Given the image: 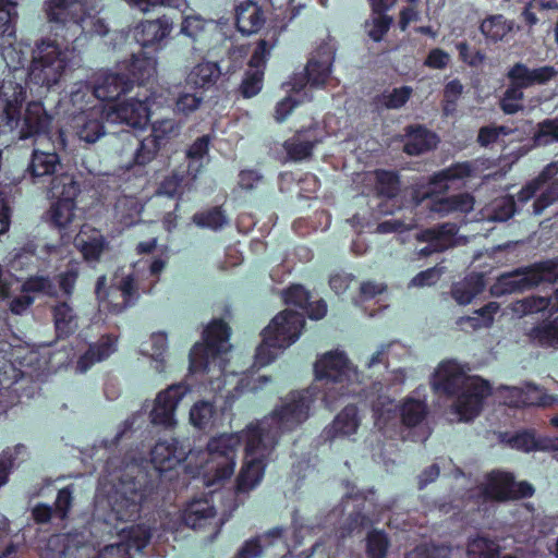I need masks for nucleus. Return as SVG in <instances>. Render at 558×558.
I'll use <instances>...</instances> for the list:
<instances>
[{
  "instance_id": "6",
  "label": "nucleus",
  "mask_w": 558,
  "mask_h": 558,
  "mask_svg": "<svg viewBox=\"0 0 558 558\" xmlns=\"http://www.w3.org/2000/svg\"><path fill=\"white\" fill-rule=\"evenodd\" d=\"M305 327L304 314L292 310L278 313L262 331V343L256 348L255 365L270 364L279 351L294 343Z\"/></svg>"
},
{
  "instance_id": "10",
  "label": "nucleus",
  "mask_w": 558,
  "mask_h": 558,
  "mask_svg": "<svg viewBox=\"0 0 558 558\" xmlns=\"http://www.w3.org/2000/svg\"><path fill=\"white\" fill-rule=\"evenodd\" d=\"M314 399L308 390L291 391L286 401L276 408L262 423L250 427H260L266 435H278L295 429L310 416Z\"/></svg>"
},
{
  "instance_id": "43",
  "label": "nucleus",
  "mask_w": 558,
  "mask_h": 558,
  "mask_svg": "<svg viewBox=\"0 0 558 558\" xmlns=\"http://www.w3.org/2000/svg\"><path fill=\"white\" fill-rule=\"evenodd\" d=\"M192 221L202 229L217 231L228 223L226 211L220 206L197 211L193 215Z\"/></svg>"
},
{
  "instance_id": "44",
  "label": "nucleus",
  "mask_w": 558,
  "mask_h": 558,
  "mask_svg": "<svg viewBox=\"0 0 558 558\" xmlns=\"http://www.w3.org/2000/svg\"><path fill=\"white\" fill-rule=\"evenodd\" d=\"M427 414V405L424 401L409 398L400 407V417L403 425L414 427L422 423Z\"/></svg>"
},
{
  "instance_id": "37",
  "label": "nucleus",
  "mask_w": 558,
  "mask_h": 558,
  "mask_svg": "<svg viewBox=\"0 0 558 558\" xmlns=\"http://www.w3.org/2000/svg\"><path fill=\"white\" fill-rule=\"evenodd\" d=\"M74 246L82 253L85 260H98L105 250L106 242L101 234L87 235L81 230L74 238Z\"/></svg>"
},
{
  "instance_id": "20",
  "label": "nucleus",
  "mask_w": 558,
  "mask_h": 558,
  "mask_svg": "<svg viewBox=\"0 0 558 558\" xmlns=\"http://www.w3.org/2000/svg\"><path fill=\"white\" fill-rule=\"evenodd\" d=\"M173 22L167 15L156 20L141 21L134 29V38L143 48L158 50L169 37Z\"/></svg>"
},
{
  "instance_id": "25",
  "label": "nucleus",
  "mask_w": 558,
  "mask_h": 558,
  "mask_svg": "<svg viewBox=\"0 0 558 558\" xmlns=\"http://www.w3.org/2000/svg\"><path fill=\"white\" fill-rule=\"evenodd\" d=\"M118 66L129 77L132 87L145 85L157 72L156 59L146 54H132L129 60L122 61Z\"/></svg>"
},
{
  "instance_id": "27",
  "label": "nucleus",
  "mask_w": 558,
  "mask_h": 558,
  "mask_svg": "<svg viewBox=\"0 0 558 558\" xmlns=\"http://www.w3.org/2000/svg\"><path fill=\"white\" fill-rule=\"evenodd\" d=\"M220 77L221 69L217 62L203 61L190 70L185 82L190 88L203 95L216 87Z\"/></svg>"
},
{
  "instance_id": "62",
  "label": "nucleus",
  "mask_w": 558,
  "mask_h": 558,
  "mask_svg": "<svg viewBox=\"0 0 558 558\" xmlns=\"http://www.w3.org/2000/svg\"><path fill=\"white\" fill-rule=\"evenodd\" d=\"M140 417H142L141 413H134V414H132V416L128 417L123 422L121 428L118 430V433L114 435V437L110 440L106 439L104 441L105 448H107V449L118 448L124 439H130L132 437L133 433L135 432L134 425Z\"/></svg>"
},
{
  "instance_id": "26",
  "label": "nucleus",
  "mask_w": 558,
  "mask_h": 558,
  "mask_svg": "<svg viewBox=\"0 0 558 558\" xmlns=\"http://www.w3.org/2000/svg\"><path fill=\"white\" fill-rule=\"evenodd\" d=\"M265 22V13L258 2L243 0L235 5V26L241 34H255L264 26Z\"/></svg>"
},
{
  "instance_id": "13",
  "label": "nucleus",
  "mask_w": 558,
  "mask_h": 558,
  "mask_svg": "<svg viewBox=\"0 0 558 558\" xmlns=\"http://www.w3.org/2000/svg\"><path fill=\"white\" fill-rule=\"evenodd\" d=\"M49 192L56 198L50 209L51 222L59 228H66L75 217L80 183L73 175L63 173L51 181Z\"/></svg>"
},
{
  "instance_id": "40",
  "label": "nucleus",
  "mask_w": 558,
  "mask_h": 558,
  "mask_svg": "<svg viewBox=\"0 0 558 558\" xmlns=\"http://www.w3.org/2000/svg\"><path fill=\"white\" fill-rule=\"evenodd\" d=\"M500 306L497 302H488L483 307L475 311L476 317L461 316L457 319L456 325L461 329L465 326L476 330L481 327H489L494 322V316L499 311Z\"/></svg>"
},
{
  "instance_id": "47",
  "label": "nucleus",
  "mask_w": 558,
  "mask_h": 558,
  "mask_svg": "<svg viewBox=\"0 0 558 558\" xmlns=\"http://www.w3.org/2000/svg\"><path fill=\"white\" fill-rule=\"evenodd\" d=\"M451 547L446 544L424 542L407 551L404 558H449Z\"/></svg>"
},
{
  "instance_id": "28",
  "label": "nucleus",
  "mask_w": 558,
  "mask_h": 558,
  "mask_svg": "<svg viewBox=\"0 0 558 558\" xmlns=\"http://www.w3.org/2000/svg\"><path fill=\"white\" fill-rule=\"evenodd\" d=\"M404 131L403 151L409 156L422 155L437 145V135L424 125H408Z\"/></svg>"
},
{
  "instance_id": "17",
  "label": "nucleus",
  "mask_w": 558,
  "mask_h": 558,
  "mask_svg": "<svg viewBox=\"0 0 558 558\" xmlns=\"http://www.w3.org/2000/svg\"><path fill=\"white\" fill-rule=\"evenodd\" d=\"M153 530L150 525L144 523L122 529L121 541L107 545L97 558H133L132 550L142 551L148 545Z\"/></svg>"
},
{
  "instance_id": "8",
  "label": "nucleus",
  "mask_w": 558,
  "mask_h": 558,
  "mask_svg": "<svg viewBox=\"0 0 558 558\" xmlns=\"http://www.w3.org/2000/svg\"><path fill=\"white\" fill-rule=\"evenodd\" d=\"M553 65L530 69L523 62H515L507 71L509 84L499 100V107L506 114H515L523 110L524 89L535 85H545L557 76Z\"/></svg>"
},
{
  "instance_id": "21",
  "label": "nucleus",
  "mask_w": 558,
  "mask_h": 558,
  "mask_svg": "<svg viewBox=\"0 0 558 558\" xmlns=\"http://www.w3.org/2000/svg\"><path fill=\"white\" fill-rule=\"evenodd\" d=\"M59 167H61V159L54 150L34 149L25 170V177L27 175L34 184L44 183L46 180L51 182L56 178L53 175Z\"/></svg>"
},
{
  "instance_id": "16",
  "label": "nucleus",
  "mask_w": 558,
  "mask_h": 558,
  "mask_svg": "<svg viewBox=\"0 0 558 558\" xmlns=\"http://www.w3.org/2000/svg\"><path fill=\"white\" fill-rule=\"evenodd\" d=\"M490 395L492 386L489 381L480 377H472L456 395L454 411L460 416V420L471 421L481 413L485 399Z\"/></svg>"
},
{
  "instance_id": "18",
  "label": "nucleus",
  "mask_w": 558,
  "mask_h": 558,
  "mask_svg": "<svg viewBox=\"0 0 558 558\" xmlns=\"http://www.w3.org/2000/svg\"><path fill=\"white\" fill-rule=\"evenodd\" d=\"M187 388L182 384L171 385L160 391L156 399L149 418L153 425L173 427L177 424L174 413L179 402L185 396Z\"/></svg>"
},
{
  "instance_id": "12",
  "label": "nucleus",
  "mask_w": 558,
  "mask_h": 558,
  "mask_svg": "<svg viewBox=\"0 0 558 558\" xmlns=\"http://www.w3.org/2000/svg\"><path fill=\"white\" fill-rule=\"evenodd\" d=\"M534 486L526 482H517L511 472L494 470L486 474L485 483L480 487L481 497L485 501L506 502L530 498L534 495Z\"/></svg>"
},
{
  "instance_id": "23",
  "label": "nucleus",
  "mask_w": 558,
  "mask_h": 558,
  "mask_svg": "<svg viewBox=\"0 0 558 558\" xmlns=\"http://www.w3.org/2000/svg\"><path fill=\"white\" fill-rule=\"evenodd\" d=\"M133 89L131 81L118 66V71L101 75L93 87L94 97L101 101H117Z\"/></svg>"
},
{
  "instance_id": "11",
  "label": "nucleus",
  "mask_w": 558,
  "mask_h": 558,
  "mask_svg": "<svg viewBox=\"0 0 558 558\" xmlns=\"http://www.w3.org/2000/svg\"><path fill=\"white\" fill-rule=\"evenodd\" d=\"M315 378L325 380L326 385H339L337 396L325 395V401L337 399L351 393L349 385L359 378L357 368L350 362L347 354L341 351H330L319 357L314 364Z\"/></svg>"
},
{
  "instance_id": "61",
  "label": "nucleus",
  "mask_w": 558,
  "mask_h": 558,
  "mask_svg": "<svg viewBox=\"0 0 558 558\" xmlns=\"http://www.w3.org/2000/svg\"><path fill=\"white\" fill-rule=\"evenodd\" d=\"M83 20L84 22H82V24L84 25H82L83 27L81 39H87L94 35L105 36L108 33V26L106 22L100 17L92 15L87 8L84 11Z\"/></svg>"
},
{
  "instance_id": "32",
  "label": "nucleus",
  "mask_w": 558,
  "mask_h": 558,
  "mask_svg": "<svg viewBox=\"0 0 558 558\" xmlns=\"http://www.w3.org/2000/svg\"><path fill=\"white\" fill-rule=\"evenodd\" d=\"M95 294L99 301V305L110 314L117 315L128 310L126 305L121 304L122 296L120 295V291L116 286V282L113 281L107 287L106 276L97 278Z\"/></svg>"
},
{
  "instance_id": "7",
  "label": "nucleus",
  "mask_w": 558,
  "mask_h": 558,
  "mask_svg": "<svg viewBox=\"0 0 558 558\" xmlns=\"http://www.w3.org/2000/svg\"><path fill=\"white\" fill-rule=\"evenodd\" d=\"M558 282V258H549L517 267L499 275L490 286L493 296L500 298L513 293H523L541 284Z\"/></svg>"
},
{
  "instance_id": "14",
  "label": "nucleus",
  "mask_w": 558,
  "mask_h": 558,
  "mask_svg": "<svg viewBox=\"0 0 558 558\" xmlns=\"http://www.w3.org/2000/svg\"><path fill=\"white\" fill-rule=\"evenodd\" d=\"M336 50L331 41H323L308 59L304 69V77H302L300 82H294L292 89L300 92L306 84L315 88L325 87L332 72Z\"/></svg>"
},
{
  "instance_id": "22",
  "label": "nucleus",
  "mask_w": 558,
  "mask_h": 558,
  "mask_svg": "<svg viewBox=\"0 0 558 558\" xmlns=\"http://www.w3.org/2000/svg\"><path fill=\"white\" fill-rule=\"evenodd\" d=\"M361 425L359 409L355 404L345 405L322 432L325 441L356 434Z\"/></svg>"
},
{
  "instance_id": "38",
  "label": "nucleus",
  "mask_w": 558,
  "mask_h": 558,
  "mask_svg": "<svg viewBox=\"0 0 558 558\" xmlns=\"http://www.w3.org/2000/svg\"><path fill=\"white\" fill-rule=\"evenodd\" d=\"M484 279L482 275H472L462 282L454 283L451 288L452 298L461 305H466L484 290Z\"/></svg>"
},
{
  "instance_id": "2",
  "label": "nucleus",
  "mask_w": 558,
  "mask_h": 558,
  "mask_svg": "<svg viewBox=\"0 0 558 558\" xmlns=\"http://www.w3.org/2000/svg\"><path fill=\"white\" fill-rule=\"evenodd\" d=\"M245 441V461L236 477V492L247 493L264 477L269 456L278 445V435H266L260 427H247L244 437L238 433H223L211 437L206 446L208 460L215 465L214 478H230L235 469L236 453Z\"/></svg>"
},
{
  "instance_id": "39",
  "label": "nucleus",
  "mask_w": 558,
  "mask_h": 558,
  "mask_svg": "<svg viewBox=\"0 0 558 558\" xmlns=\"http://www.w3.org/2000/svg\"><path fill=\"white\" fill-rule=\"evenodd\" d=\"M500 440L509 448L523 452H531L544 448L536 439L535 432L533 429H522L515 433H502L500 435Z\"/></svg>"
},
{
  "instance_id": "29",
  "label": "nucleus",
  "mask_w": 558,
  "mask_h": 558,
  "mask_svg": "<svg viewBox=\"0 0 558 558\" xmlns=\"http://www.w3.org/2000/svg\"><path fill=\"white\" fill-rule=\"evenodd\" d=\"M118 338L113 335H104L98 341L90 343L88 349L76 362V369L81 373L89 369L95 363L108 359L117 350Z\"/></svg>"
},
{
  "instance_id": "15",
  "label": "nucleus",
  "mask_w": 558,
  "mask_h": 558,
  "mask_svg": "<svg viewBox=\"0 0 558 558\" xmlns=\"http://www.w3.org/2000/svg\"><path fill=\"white\" fill-rule=\"evenodd\" d=\"M439 187L429 185H417L412 191V201L420 205L426 199H430V210L441 216L450 213H470L474 207V197L470 193H460L447 197H439Z\"/></svg>"
},
{
  "instance_id": "19",
  "label": "nucleus",
  "mask_w": 558,
  "mask_h": 558,
  "mask_svg": "<svg viewBox=\"0 0 558 558\" xmlns=\"http://www.w3.org/2000/svg\"><path fill=\"white\" fill-rule=\"evenodd\" d=\"M459 364L452 361L441 362L436 369L432 387L437 395L453 397L471 380Z\"/></svg>"
},
{
  "instance_id": "24",
  "label": "nucleus",
  "mask_w": 558,
  "mask_h": 558,
  "mask_svg": "<svg viewBox=\"0 0 558 558\" xmlns=\"http://www.w3.org/2000/svg\"><path fill=\"white\" fill-rule=\"evenodd\" d=\"M113 112L120 122L134 129H143L147 125L150 118L148 98L144 100L130 98L118 102L114 106Z\"/></svg>"
},
{
  "instance_id": "63",
  "label": "nucleus",
  "mask_w": 558,
  "mask_h": 558,
  "mask_svg": "<svg viewBox=\"0 0 558 558\" xmlns=\"http://www.w3.org/2000/svg\"><path fill=\"white\" fill-rule=\"evenodd\" d=\"M411 94L412 88L410 86H401L393 88L390 93H384L381 101L387 109H399L408 102Z\"/></svg>"
},
{
  "instance_id": "4",
  "label": "nucleus",
  "mask_w": 558,
  "mask_h": 558,
  "mask_svg": "<svg viewBox=\"0 0 558 558\" xmlns=\"http://www.w3.org/2000/svg\"><path fill=\"white\" fill-rule=\"evenodd\" d=\"M231 328L222 319H213L203 332V341L195 343L189 354L191 374L206 376L210 389L225 385L227 362L222 357L231 349Z\"/></svg>"
},
{
  "instance_id": "30",
  "label": "nucleus",
  "mask_w": 558,
  "mask_h": 558,
  "mask_svg": "<svg viewBox=\"0 0 558 558\" xmlns=\"http://www.w3.org/2000/svg\"><path fill=\"white\" fill-rule=\"evenodd\" d=\"M118 338L113 335H104L98 341L90 343L88 349L76 362V369L81 373L89 369L95 363L108 359L117 350Z\"/></svg>"
},
{
  "instance_id": "5",
  "label": "nucleus",
  "mask_w": 558,
  "mask_h": 558,
  "mask_svg": "<svg viewBox=\"0 0 558 558\" xmlns=\"http://www.w3.org/2000/svg\"><path fill=\"white\" fill-rule=\"evenodd\" d=\"M77 48L58 39L45 38L37 43L28 70L27 84L48 92L62 77L72 54Z\"/></svg>"
},
{
  "instance_id": "59",
  "label": "nucleus",
  "mask_w": 558,
  "mask_h": 558,
  "mask_svg": "<svg viewBox=\"0 0 558 558\" xmlns=\"http://www.w3.org/2000/svg\"><path fill=\"white\" fill-rule=\"evenodd\" d=\"M73 492V485H68L59 489L52 506L54 510V518L62 521L68 519L74 502Z\"/></svg>"
},
{
  "instance_id": "42",
  "label": "nucleus",
  "mask_w": 558,
  "mask_h": 558,
  "mask_svg": "<svg viewBox=\"0 0 558 558\" xmlns=\"http://www.w3.org/2000/svg\"><path fill=\"white\" fill-rule=\"evenodd\" d=\"M512 29L506 17L501 14L490 15L484 19L480 25V31L487 40L497 43Z\"/></svg>"
},
{
  "instance_id": "35",
  "label": "nucleus",
  "mask_w": 558,
  "mask_h": 558,
  "mask_svg": "<svg viewBox=\"0 0 558 558\" xmlns=\"http://www.w3.org/2000/svg\"><path fill=\"white\" fill-rule=\"evenodd\" d=\"M75 135L81 142L94 144L106 135V126L101 118L82 114L74 120Z\"/></svg>"
},
{
  "instance_id": "45",
  "label": "nucleus",
  "mask_w": 558,
  "mask_h": 558,
  "mask_svg": "<svg viewBox=\"0 0 558 558\" xmlns=\"http://www.w3.org/2000/svg\"><path fill=\"white\" fill-rule=\"evenodd\" d=\"M365 553L367 558H386L390 539L384 530L373 529L366 535Z\"/></svg>"
},
{
  "instance_id": "58",
  "label": "nucleus",
  "mask_w": 558,
  "mask_h": 558,
  "mask_svg": "<svg viewBox=\"0 0 558 558\" xmlns=\"http://www.w3.org/2000/svg\"><path fill=\"white\" fill-rule=\"evenodd\" d=\"M26 452L24 445H16L14 448H7L0 454V487L9 481V475L14 468L19 454Z\"/></svg>"
},
{
  "instance_id": "33",
  "label": "nucleus",
  "mask_w": 558,
  "mask_h": 558,
  "mask_svg": "<svg viewBox=\"0 0 558 558\" xmlns=\"http://www.w3.org/2000/svg\"><path fill=\"white\" fill-rule=\"evenodd\" d=\"M216 517V509L207 499L191 501L183 511L184 524L193 530L204 527Z\"/></svg>"
},
{
  "instance_id": "53",
  "label": "nucleus",
  "mask_w": 558,
  "mask_h": 558,
  "mask_svg": "<svg viewBox=\"0 0 558 558\" xmlns=\"http://www.w3.org/2000/svg\"><path fill=\"white\" fill-rule=\"evenodd\" d=\"M530 336L541 345H558V317L532 328Z\"/></svg>"
},
{
  "instance_id": "57",
  "label": "nucleus",
  "mask_w": 558,
  "mask_h": 558,
  "mask_svg": "<svg viewBox=\"0 0 558 558\" xmlns=\"http://www.w3.org/2000/svg\"><path fill=\"white\" fill-rule=\"evenodd\" d=\"M179 129L180 125L174 119H161L151 124L150 135L156 137L157 142L163 147L171 137L178 134Z\"/></svg>"
},
{
  "instance_id": "51",
  "label": "nucleus",
  "mask_w": 558,
  "mask_h": 558,
  "mask_svg": "<svg viewBox=\"0 0 558 558\" xmlns=\"http://www.w3.org/2000/svg\"><path fill=\"white\" fill-rule=\"evenodd\" d=\"M114 282L122 296L121 304L126 305L128 308L134 306L141 296L140 287L134 275L130 274L120 279L116 278Z\"/></svg>"
},
{
  "instance_id": "3",
  "label": "nucleus",
  "mask_w": 558,
  "mask_h": 558,
  "mask_svg": "<svg viewBox=\"0 0 558 558\" xmlns=\"http://www.w3.org/2000/svg\"><path fill=\"white\" fill-rule=\"evenodd\" d=\"M26 99L25 87L13 81L0 86V132H16L19 140H28L47 133L51 118L41 101L27 104L22 119V107Z\"/></svg>"
},
{
  "instance_id": "49",
  "label": "nucleus",
  "mask_w": 558,
  "mask_h": 558,
  "mask_svg": "<svg viewBox=\"0 0 558 558\" xmlns=\"http://www.w3.org/2000/svg\"><path fill=\"white\" fill-rule=\"evenodd\" d=\"M456 230L452 226L439 225L423 230L418 235V240L428 243V245H446L447 248Z\"/></svg>"
},
{
  "instance_id": "55",
  "label": "nucleus",
  "mask_w": 558,
  "mask_h": 558,
  "mask_svg": "<svg viewBox=\"0 0 558 558\" xmlns=\"http://www.w3.org/2000/svg\"><path fill=\"white\" fill-rule=\"evenodd\" d=\"M263 70H250L244 73L239 92L243 98H252L259 94L264 83Z\"/></svg>"
},
{
  "instance_id": "9",
  "label": "nucleus",
  "mask_w": 558,
  "mask_h": 558,
  "mask_svg": "<svg viewBox=\"0 0 558 558\" xmlns=\"http://www.w3.org/2000/svg\"><path fill=\"white\" fill-rule=\"evenodd\" d=\"M87 0H45L44 11L54 39L78 48Z\"/></svg>"
},
{
  "instance_id": "1",
  "label": "nucleus",
  "mask_w": 558,
  "mask_h": 558,
  "mask_svg": "<svg viewBox=\"0 0 558 558\" xmlns=\"http://www.w3.org/2000/svg\"><path fill=\"white\" fill-rule=\"evenodd\" d=\"M190 445L177 438L159 440L150 450L153 472L138 463L126 464L108 495V504L117 521L129 522L140 517L141 511L158 493L161 482H172L184 465Z\"/></svg>"
},
{
  "instance_id": "54",
  "label": "nucleus",
  "mask_w": 558,
  "mask_h": 558,
  "mask_svg": "<svg viewBox=\"0 0 558 558\" xmlns=\"http://www.w3.org/2000/svg\"><path fill=\"white\" fill-rule=\"evenodd\" d=\"M162 146L150 134L140 141L134 154V163L145 166L154 160Z\"/></svg>"
},
{
  "instance_id": "50",
  "label": "nucleus",
  "mask_w": 558,
  "mask_h": 558,
  "mask_svg": "<svg viewBox=\"0 0 558 558\" xmlns=\"http://www.w3.org/2000/svg\"><path fill=\"white\" fill-rule=\"evenodd\" d=\"M317 141H302L300 134L284 142L283 147L289 159L302 161L313 155Z\"/></svg>"
},
{
  "instance_id": "52",
  "label": "nucleus",
  "mask_w": 558,
  "mask_h": 558,
  "mask_svg": "<svg viewBox=\"0 0 558 558\" xmlns=\"http://www.w3.org/2000/svg\"><path fill=\"white\" fill-rule=\"evenodd\" d=\"M278 39L274 34L271 39H259L256 43L255 49L248 60V66L254 70H263L265 72L266 63L270 57V52L276 46Z\"/></svg>"
},
{
  "instance_id": "46",
  "label": "nucleus",
  "mask_w": 558,
  "mask_h": 558,
  "mask_svg": "<svg viewBox=\"0 0 558 558\" xmlns=\"http://www.w3.org/2000/svg\"><path fill=\"white\" fill-rule=\"evenodd\" d=\"M216 415V407L210 401L201 400L193 404L190 410V422L198 428L205 429L211 425Z\"/></svg>"
},
{
  "instance_id": "56",
  "label": "nucleus",
  "mask_w": 558,
  "mask_h": 558,
  "mask_svg": "<svg viewBox=\"0 0 558 558\" xmlns=\"http://www.w3.org/2000/svg\"><path fill=\"white\" fill-rule=\"evenodd\" d=\"M468 554L470 558H499L500 547L494 541L478 537L470 543Z\"/></svg>"
},
{
  "instance_id": "34",
  "label": "nucleus",
  "mask_w": 558,
  "mask_h": 558,
  "mask_svg": "<svg viewBox=\"0 0 558 558\" xmlns=\"http://www.w3.org/2000/svg\"><path fill=\"white\" fill-rule=\"evenodd\" d=\"M56 333L59 339H66L77 329V316L68 302H59L52 307Z\"/></svg>"
},
{
  "instance_id": "41",
  "label": "nucleus",
  "mask_w": 558,
  "mask_h": 558,
  "mask_svg": "<svg viewBox=\"0 0 558 558\" xmlns=\"http://www.w3.org/2000/svg\"><path fill=\"white\" fill-rule=\"evenodd\" d=\"M38 262L39 257L37 255L36 245L28 243L27 245L14 252L13 256L9 260V266L11 270L16 272H29L37 269Z\"/></svg>"
},
{
  "instance_id": "60",
  "label": "nucleus",
  "mask_w": 558,
  "mask_h": 558,
  "mask_svg": "<svg viewBox=\"0 0 558 558\" xmlns=\"http://www.w3.org/2000/svg\"><path fill=\"white\" fill-rule=\"evenodd\" d=\"M207 21L201 16L192 15L186 16L181 25V33L193 41H198L204 38L206 34Z\"/></svg>"
},
{
  "instance_id": "64",
  "label": "nucleus",
  "mask_w": 558,
  "mask_h": 558,
  "mask_svg": "<svg viewBox=\"0 0 558 558\" xmlns=\"http://www.w3.org/2000/svg\"><path fill=\"white\" fill-rule=\"evenodd\" d=\"M535 141L544 145L558 142V119H546L539 123Z\"/></svg>"
},
{
  "instance_id": "31",
  "label": "nucleus",
  "mask_w": 558,
  "mask_h": 558,
  "mask_svg": "<svg viewBox=\"0 0 558 558\" xmlns=\"http://www.w3.org/2000/svg\"><path fill=\"white\" fill-rule=\"evenodd\" d=\"M474 171L473 162L457 161L445 169L434 172L425 185L439 187V192H447L449 190V182L470 178Z\"/></svg>"
},
{
  "instance_id": "48",
  "label": "nucleus",
  "mask_w": 558,
  "mask_h": 558,
  "mask_svg": "<svg viewBox=\"0 0 558 558\" xmlns=\"http://www.w3.org/2000/svg\"><path fill=\"white\" fill-rule=\"evenodd\" d=\"M17 0H0V36L15 37Z\"/></svg>"
},
{
  "instance_id": "36",
  "label": "nucleus",
  "mask_w": 558,
  "mask_h": 558,
  "mask_svg": "<svg viewBox=\"0 0 558 558\" xmlns=\"http://www.w3.org/2000/svg\"><path fill=\"white\" fill-rule=\"evenodd\" d=\"M375 179V192L378 197L395 198L401 189V180L398 171L376 169L373 172Z\"/></svg>"
}]
</instances>
